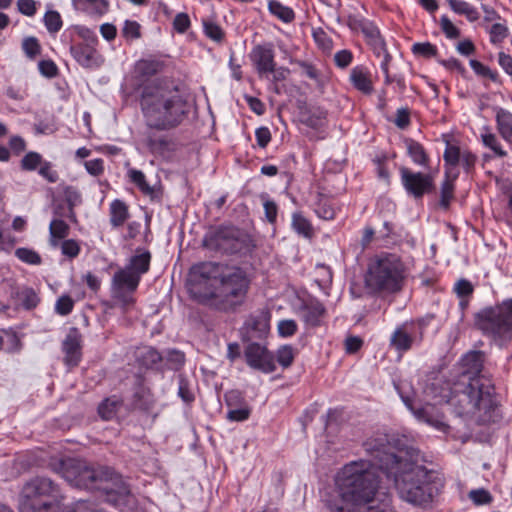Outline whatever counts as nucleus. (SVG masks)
Here are the masks:
<instances>
[{"instance_id":"obj_1","label":"nucleus","mask_w":512,"mask_h":512,"mask_svg":"<svg viewBox=\"0 0 512 512\" xmlns=\"http://www.w3.org/2000/svg\"><path fill=\"white\" fill-rule=\"evenodd\" d=\"M379 483L369 461H352L337 474L325 507L328 512H395L388 504L379 503Z\"/></svg>"},{"instance_id":"obj_2","label":"nucleus","mask_w":512,"mask_h":512,"mask_svg":"<svg viewBox=\"0 0 512 512\" xmlns=\"http://www.w3.org/2000/svg\"><path fill=\"white\" fill-rule=\"evenodd\" d=\"M368 461L377 475L379 469L393 476L399 497L410 504L425 507L432 503L438 492V473L419 464L412 456H397L378 451L375 459Z\"/></svg>"},{"instance_id":"obj_3","label":"nucleus","mask_w":512,"mask_h":512,"mask_svg":"<svg viewBox=\"0 0 512 512\" xmlns=\"http://www.w3.org/2000/svg\"><path fill=\"white\" fill-rule=\"evenodd\" d=\"M140 107L147 127L158 131L178 127L187 115L186 102L179 90L159 83L143 88Z\"/></svg>"},{"instance_id":"obj_4","label":"nucleus","mask_w":512,"mask_h":512,"mask_svg":"<svg viewBox=\"0 0 512 512\" xmlns=\"http://www.w3.org/2000/svg\"><path fill=\"white\" fill-rule=\"evenodd\" d=\"M493 394L494 388L488 380L471 377L461 389H454L448 402L458 416L484 423L494 408Z\"/></svg>"},{"instance_id":"obj_5","label":"nucleus","mask_w":512,"mask_h":512,"mask_svg":"<svg viewBox=\"0 0 512 512\" xmlns=\"http://www.w3.org/2000/svg\"><path fill=\"white\" fill-rule=\"evenodd\" d=\"M406 279V266L392 253H382L368 264L365 285L373 293L394 294L402 290Z\"/></svg>"},{"instance_id":"obj_6","label":"nucleus","mask_w":512,"mask_h":512,"mask_svg":"<svg viewBox=\"0 0 512 512\" xmlns=\"http://www.w3.org/2000/svg\"><path fill=\"white\" fill-rule=\"evenodd\" d=\"M64 496L50 478L37 476L27 481L20 493V512H61Z\"/></svg>"},{"instance_id":"obj_7","label":"nucleus","mask_w":512,"mask_h":512,"mask_svg":"<svg viewBox=\"0 0 512 512\" xmlns=\"http://www.w3.org/2000/svg\"><path fill=\"white\" fill-rule=\"evenodd\" d=\"M216 290H209L208 300H214L222 310H235L247 297L251 280L245 270L225 265Z\"/></svg>"},{"instance_id":"obj_8","label":"nucleus","mask_w":512,"mask_h":512,"mask_svg":"<svg viewBox=\"0 0 512 512\" xmlns=\"http://www.w3.org/2000/svg\"><path fill=\"white\" fill-rule=\"evenodd\" d=\"M475 326L484 335L502 344L512 337V299L481 310L475 315Z\"/></svg>"},{"instance_id":"obj_9","label":"nucleus","mask_w":512,"mask_h":512,"mask_svg":"<svg viewBox=\"0 0 512 512\" xmlns=\"http://www.w3.org/2000/svg\"><path fill=\"white\" fill-rule=\"evenodd\" d=\"M59 473L71 485L90 489L100 490L101 485L111 475V468L90 467L84 461L68 458L60 462Z\"/></svg>"},{"instance_id":"obj_10","label":"nucleus","mask_w":512,"mask_h":512,"mask_svg":"<svg viewBox=\"0 0 512 512\" xmlns=\"http://www.w3.org/2000/svg\"><path fill=\"white\" fill-rule=\"evenodd\" d=\"M203 245L228 254L245 253L252 247V239L245 231L234 226H220L206 233Z\"/></svg>"},{"instance_id":"obj_11","label":"nucleus","mask_w":512,"mask_h":512,"mask_svg":"<svg viewBox=\"0 0 512 512\" xmlns=\"http://www.w3.org/2000/svg\"><path fill=\"white\" fill-rule=\"evenodd\" d=\"M225 265L215 262H202L193 265L189 272L188 285L190 293L200 301H207L209 291H202V288L210 280H217L221 276Z\"/></svg>"},{"instance_id":"obj_12","label":"nucleus","mask_w":512,"mask_h":512,"mask_svg":"<svg viewBox=\"0 0 512 512\" xmlns=\"http://www.w3.org/2000/svg\"><path fill=\"white\" fill-rule=\"evenodd\" d=\"M401 183L408 195L415 199H421L425 194L435 191V179L438 174V168L429 172L412 171L402 166L399 169Z\"/></svg>"},{"instance_id":"obj_13","label":"nucleus","mask_w":512,"mask_h":512,"mask_svg":"<svg viewBox=\"0 0 512 512\" xmlns=\"http://www.w3.org/2000/svg\"><path fill=\"white\" fill-rule=\"evenodd\" d=\"M244 357L247 365L262 373L269 374L276 370L274 354L259 343H250L245 347Z\"/></svg>"},{"instance_id":"obj_14","label":"nucleus","mask_w":512,"mask_h":512,"mask_svg":"<svg viewBox=\"0 0 512 512\" xmlns=\"http://www.w3.org/2000/svg\"><path fill=\"white\" fill-rule=\"evenodd\" d=\"M100 490L105 492L107 501L116 506L125 504L131 496L129 486L112 469L110 477L102 483Z\"/></svg>"},{"instance_id":"obj_15","label":"nucleus","mask_w":512,"mask_h":512,"mask_svg":"<svg viewBox=\"0 0 512 512\" xmlns=\"http://www.w3.org/2000/svg\"><path fill=\"white\" fill-rule=\"evenodd\" d=\"M136 291L128 290L120 285L111 283L110 300L104 302L106 309L119 308L123 313L130 311L135 305Z\"/></svg>"},{"instance_id":"obj_16","label":"nucleus","mask_w":512,"mask_h":512,"mask_svg":"<svg viewBox=\"0 0 512 512\" xmlns=\"http://www.w3.org/2000/svg\"><path fill=\"white\" fill-rule=\"evenodd\" d=\"M250 59L260 75L274 71V50L271 44L256 45L251 53Z\"/></svg>"},{"instance_id":"obj_17","label":"nucleus","mask_w":512,"mask_h":512,"mask_svg":"<svg viewBox=\"0 0 512 512\" xmlns=\"http://www.w3.org/2000/svg\"><path fill=\"white\" fill-rule=\"evenodd\" d=\"M65 354L64 363L69 367H75L81 360V334L77 328H71L62 343Z\"/></svg>"},{"instance_id":"obj_18","label":"nucleus","mask_w":512,"mask_h":512,"mask_svg":"<svg viewBox=\"0 0 512 512\" xmlns=\"http://www.w3.org/2000/svg\"><path fill=\"white\" fill-rule=\"evenodd\" d=\"M298 314L308 327H318L326 316L325 306L318 300L304 302L298 308Z\"/></svg>"},{"instance_id":"obj_19","label":"nucleus","mask_w":512,"mask_h":512,"mask_svg":"<svg viewBox=\"0 0 512 512\" xmlns=\"http://www.w3.org/2000/svg\"><path fill=\"white\" fill-rule=\"evenodd\" d=\"M74 59L83 67L92 68L101 64V56L94 44L77 43L70 47Z\"/></svg>"},{"instance_id":"obj_20","label":"nucleus","mask_w":512,"mask_h":512,"mask_svg":"<svg viewBox=\"0 0 512 512\" xmlns=\"http://www.w3.org/2000/svg\"><path fill=\"white\" fill-rule=\"evenodd\" d=\"M404 143L407 154L411 158L412 162L422 168H429L430 157L424 146L410 138L405 139Z\"/></svg>"},{"instance_id":"obj_21","label":"nucleus","mask_w":512,"mask_h":512,"mask_svg":"<svg viewBox=\"0 0 512 512\" xmlns=\"http://www.w3.org/2000/svg\"><path fill=\"white\" fill-rule=\"evenodd\" d=\"M496 129L503 140L512 144V112L503 109H495Z\"/></svg>"},{"instance_id":"obj_22","label":"nucleus","mask_w":512,"mask_h":512,"mask_svg":"<svg viewBox=\"0 0 512 512\" xmlns=\"http://www.w3.org/2000/svg\"><path fill=\"white\" fill-rule=\"evenodd\" d=\"M146 146L153 155L167 158L174 150V144L165 136L149 135L146 138Z\"/></svg>"},{"instance_id":"obj_23","label":"nucleus","mask_w":512,"mask_h":512,"mask_svg":"<svg viewBox=\"0 0 512 512\" xmlns=\"http://www.w3.org/2000/svg\"><path fill=\"white\" fill-rule=\"evenodd\" d=\"M129 218V207L124 201L115 199L110 203L109 221L113 228L122 227Z\"/></svg>"},{"instance_id":"obj_24","label":"nucleus","mask_w":512,"mask_h":512,"mask_svg":"<svg viewBox=\"0 0 512 512\" xmlns=\"http://www.w3.org/2000/svg\"><path fill=\"white\" fill-rule=\"evenodd\" d=\"M484 360L485 355L482 351H470L466 353L461 359L463 373L479 377L483 369Z\"/></svg>"},{"instance_id":"obj_25","label":"nucleus","mask_w":512,"mask_h":512,"mask_svg":"<svg viewBox=\"0 0 512 512\" xmlns=\"http://www.w3.org/2000/svg\"><path fill=\"white\" fill-rule=\"evenodd\" d=\"M350 81L352 85L364 94L373 92V83L370 73L363 67L356 66L351 70Z\"/></svg>"},{"instance_id":"obj_26","label":"nucleus","mask_w":512,"mask_h":512,"mask_svg":"<svg viewBox=\"0 0 512 512\" xmlns=\"http://www.w3.org/2000/svg\"><path fill=\"white\" fill-rule=\"evenodd\" d=\"M226 403L229 407L227 412V419L230 421H244L250 416V409L248 407L238 408L239 394L237 392H230L226 394Z\"/></svg>"},{"instance_id":"obj_27","label":"nucleus","mask_w":512,"mask_h":512,"mask_svg":"<svg viewBox=\"0 0 512 512\" xmlns=\"http://www.w3.org/2000/svg\"><path fill=\"white\" fill-rule=\"evenodd\" d=\"M151 254L148 251H143L131 257L129 263L123 267L129 269V272L141 280V276L148 272L150 267Z\"/></svg>"},{"instance_id":"obj_28","label":"nucleus","mask_w":512,"mask_h":512,"mask_svg":"<svg viewBox=\"0 0 512 512\" xmlns=\"http://www.w3.org/2000/svg\"><path fill=\"white\" fill-rule=\"evenodd\" d=\"M481 141L483 145L493 152V155L498 158H505L508 152L503 148L501 141L496 134L491 132L488 126L483 128L481 133Z\"/></svg>"},{"instance_id":"obj_29","label":"nucleus","mask_w":512,"mask_h":512,"mask_svg":"<svg viewBox=\"0 0 512 512\" xmlns=\"http://www.w3.org/2000/svg\"><path fill=\"white\" fill-rule=\"evenodd\" d=\"M413 337L406 331L405 326L396 328L390 338V345L399 352L408 351L413 344Z\"/></svg>"},{"instance_id":"obj_30","label":"nucleus","mask_w":512,"mask_h":512,"mask_svg":"<svg viewBox=\"0 0 512 512\" xmlns=\"http://www.w3.org/2000/svg\"><path fill=\"white\" fill-rule=\"evenodd\" d=\"M69 225L61 219H53L49 225V242L53 247H57L61 240L69 235Z\"/></svg>"},{"instance_id":"obj_31","label":"nucleus","mask_w":512,"mask_h":512,"mask_svg":"<svg viewBox=\"0 0 512 512\" xmlns=\"http://www.w3.org/2000/svg\"><path fill=\"white\" fill-rule=\"evenodd\" d=\"M457 174L452 175L450 169L445 170V178L440 188V206L447 209L454 197V180Z\"/></svg>"},{"instance_id":"obj_32","label":"nucleus","mask_w":512,"mask_h":512,"mask_svg":"<svg viewBox=\"0 0 512 512\" xmlns=\"http://www.w3.org/2000/svg\"><path fill=\"white\" fill-rule=\"evenodd\" d=\"M111 283L125 287L128 290L136 291L140 280L137 278V275L134 276L130 273L129 269L120 268L114 273Z\"/></svg>"},{"instance_id":"obj_33","label":"nucleus","mask_w":512,"mask_h":512,"mask_svg":"<svg viewBox=\"0 0 512 512\" xmlns=\"http://www.w3.org/2000/svg\"><path fill=\"white\" fill-rule=\"evenodd\" d=\"M75 6L87 14L102 15L108 10L109 3L107 0H75Z\"/></svg>"},{"instance_id":"obj_34","label":"nucleus","mask_w":512,"mask_h":512,"mask_svg":"<svg viewBox=\"0 0 512 512\" xmlns=\"http://www.w3.org/2000/svg\"><path fill=\"white\" fill-rule=\"evenodd\" d=\"M122 404L123 401L117 396L106 398L100 403L98 413L104 420H110L117 414Z\"/></svg>"},{"instance_id":"obj_35","label":"nucleus","mask_w":512,"mask_h":512,"mask_svg":"<svg viewBox=\"0 0 512 512\" xmlns=\"http://www.w3.org/2000/svg\"><path fill=\"white\" fill-rule=\"evenodd\" d=\"M268 10L272 15L284 23H290L295 18L294 11L277 0H270L268 2Z\"/></svg>"},{"instance_id":"obj_36","label":"nucleus","mask_w":512,"mask_h":512,"mask_svg":"<svg viewBox=\"0 0 512 512\" xmlns=\"http://www.w3.org/2000/svg\"><path fill=\"white\" fill-rule=\"evenodd\" d=\"M450 8L457 14L465 15L466 18L474 22L478 20L479 13L478 11L471 6L469 3L462 0H449L448 1Z\"/></svg>"},{"instance_id":"obj_37","label":"nucleus","mask_w":512,"mask_h":512,"mask_svg":"<svg viewBox=\"0 0 512 512\" xmlns=\"http://www.w3.org/2000/svg\"><path fill=\"white\" fill-rule=\"evenodd\" d=\"M315 212L324 220H332L336 215V208L331 199L320 196L315 206Z\"/></svg>"},{"instance_id":"obj_38","label":"nucleus","mask_w":512,"mask_h":512,"mask_svg":"<svg viewBox=\"0 0 512 512\" xmlns=\"http://www.w3.org/2000/svg\"><path fill=\"white\" fill-rule=\"evenodd\" d=\"M162 68V63L157 60H140L135 66V72L140 77H151L160 72Z\"/></svg>"},{"instance_id":"obj_39","label":"nucleus","mask_w":512,"mask_h":512,"mask_svg":"<svg viewBox=\"0 0 512 512\" xmlns=\"http://www.w3.org/2000/svg\"><path fill=\"white\" fill-rule=\"evenodd\" d=\"M127 175L129 180L135 184L144 195L152 196L154 194V189L148 184L142 171L129 169Z\"/></svg>"},{"instance_id":"obj_40","label":"nucleus","mask_w":512,"mask_h":512,"mask_svg":"<svg viewBox=\"0 0 512 512\" xmlns=\"http://www.w3.org/2000/svg\"><path fill=\"white\" fill-rule=\"evenodd\" d=\"M461 154L462 151L460 147L447 142L446 149L443 154L446 170L450 169L452 172V169L460 163Z\"/></svg>"},{"instance_id":"obj_41","label":"nucleus","mask_w":512,"mask_h":512,"mask_svg":"<svg viewBox=\"0 0 512 512\" xmlns=\"http://www.w3.org/2000/svg\"><path fill=\"white\" fill-rule=\"evenodd\" d=\"M63 194L65 200L69 206L70 218L75 219V213L73 211L75 206H78L82 202V196L80 191L74 186H65L63 188Z\"/></svg>"},{"instance_id":"obj_42","label":"nucleus","mask_w":512,"mask_h":512,"mask_svg":"<svg viewBox=\"0 0 512 512\" xmlns=\"http://www.w3.org/2000/svg\"><path fill=\"white\" fill-rule=\"evenodd\" d=\"M292 226L294 230L304 237L310 238L313 235V229L310 222L300 213H294L292 216Z\"/></svg>"},{"instance_id":"obj_43","label":"nucleus","mask_w":512,"mask_h":512,"mask_svg":"<svg viewBox=\"0 0 512 512\" xmlns=\"http://www.w3.org/2000/svg\"><path fill=\"white\" fill-rule=\"evenodd\" d=\"M312 36L319 49L324 53H331L333 49V41L322 28L314 29Z\"/></svg>"},{"instance_id":"obj_44","label":"nucleus","mask_w":512,"mask_h":512,"mask_svg":"<svg viewBox=\"0 0 512 512\" xmlns=\"http://www.w3.org/2000/svg\"><path fill=\"white\" fill-rule=\"evenodd\" d=\"M138 360L143 366L152 367L161 362L162 357L161 354L153 347H145L142 351H140Z\"/></svg>"},{"instance_id":"obj_45","label":"nucleus","mask_w":512,"mask_h":512,"mask_svg":"<svg viewBox=\"0 0 512 512\" xmlns=\"http://www.w3.org/2000/svg\"><path fill=\"white\" fill-rule=\"evenodd\" d=\"M43 21L46 29L50 33H57L63 25L59 12L54 10L47 11L44 15Z\"/></svg>"},{"instance_id":"obj_46","label":"nucleus","mask_w":512,"mask_h":512,"mask_svg":"<svg viewBox=\"0 0 512 512\" xmlns=\"http://www.w3.org/2000/svg\"><path fill=\"white\" fill-rule=\"evenodd\" d=\"M42 156L37 152H28L21 160L20 166L24 171H34L40 167L43 162Z\"/></svg>"},{"instance_id":"obj_47","label":"nucleus","mask_w":512,"mask_h":512,"mask_svg":"<svg viewBox=\"0 0 512 512\" xmlns=\"http://www.w3.org/2000/svg\"><path fill=\"white\" fill-rule=\"evenodd\" d=\"M15 256L30 265H39L42 262L41 256L35 250L29 248H17Z\"/></svg>"},{"instance_id":"obj_48","label":"nucleus","mask_w":512,"mask_h":512,"mask_svg":"<svg viewBox=\"0 0 512 512\" xmlns=\"http://www.w3.org/2000/svg\"><path fill=\"white\" fill-rule=\"evenodd\" d=\"M432 410H433L432 407L426 406L424 408L416 410L414 412V414L421 421H424V422H426L436 428H439V429L443 428L444 422L438 418L433 417V415L431 413Z\"/></svg>"},{"instance_id":"obj_49","label":"nucleus","mask_w":512,"mask_h":512,"mask_svg":"<svg viewBox=\"0 0 512 512\" xmlns=\"http://www.w3.org/2000/svg\"><path fill=\"white\" fill-rule=\"evenodd\" d=\"M470 66L477 75L489 78L493 82H499L498 73L491 70L488 66H485L480 61L472 59L470 60Z\"/></svg>"},{"instance_id":"obj_50","label":"nucleus","mask_w":512,"mask_h":512,"mask_svg":"<svg viewBox=\"0 0 512 512\" xmlns=\"http://www.w3.org/2000/svg\"><path fill=\"white\" fill-rule=\"evenodd\" d=\"M18 296L22 306L28 310L35 308L40 301L37 293L32 288L23 289Z\"/></svg>"},{"instance_id":"obj_51","label":"nucleus","mask_w":512,"mask_h":512,"mask_svg":"<svg viewBox=\"0 0 512 512\" xmlns=\"http://www.w3.org/2000/svg\"><path fill=\"white\" fill-rule=\"evenodd\" d=\"M309 111H315L307 115L303 122L311 128H320L324 125L326 120V112L322 109H310Z\"/></svg>"},{"instance_id":"obj_52","label":"nucleus","mask_w":512,"mask_h":512,"mask_svg":"<svg viewBox=\"0 0 512 512\" xmlns=\"http://www.w3.org/2000/svg\"><path fill=\"white\" fill-rule=\"evenodd\" d=\"M277 362L283 367L288 368L294 361V350L289 345H284L277 350Z\"/></svg>"},{"instance_id":"obj_53","label":"nucleus","mask_w":512,"mask_h":512,"mask_svg":"<svg viewBox=\"0 0 512 512\" xmlns=\"http://www.w3.org/2000/svg\"><path fill=\"white\" fill-rule=\"evenodd\" d=\"M74 300L69 295L60 296L55 303V312L61 316H67L74 308Z\"/></svg>"},{"instance_id":"obj_54","label":"nucleus","mask_w":512,"mask_h":512,"mask_svg":"<svg viewBox=\"0 0 512 512\" xmlns=\"http://www.w3.org/2000/svg\"><path fill=\"white\" fill-rule=\"evenodd\" d=\"M204 33L211 40L220 42L224 38V32L219 25L210 20L203 21Z\"/></svg>"},{"instance_id":"obj_55","label":"nucleus","mask_w":512,"mask_h":512,"mask_svg":"<svg viewBox=\"0 0 512 512\" xmlns=\"http://www.w3.org/2000/svg\"><path fill=\"white\" fill-rule=\"evenodd\" d=\"M468 496L475 505L490 504L493 500L491 493L484 488L471 490Z\"/></svg>"},{"instance_id":"obj_56","label":"nucleus","mask_w":512,"mask_h":512,"mask_svg":"<svg viewBox=\"0 0 512 512\" xmlns=\"http://www.w3.org/2000/svg\"><path fill=\"white\" fill-rule=\"evenodd\" d=\"M8 337L7 352L10 354L19 353L23 348L21 337L12 329L3 330Z\"/></svg>"},{"instance_id":"obj_57","label":"nucleus","mask_w":512,"mask_h":512,"mask_svg":"<svg viewBox=\"0 0 512 512\" xmlns=\"http://www.w3.org/2000/svg\"><path fill=\"white\" fill-rule=\"evenodd\" d=\"M22 48L27 57L34 59L41 52V46L35 37H27L23 40Z\"/></svg>"},{"instance_id":"obj_58","label":"nucleus","mask_w":512,"mask_h":512,"mask_svg":"<svg viewBox=\"0 0 512 512\" xmlns=\"http://www.w3.org/2000/svg\"><path fill=\"white\" fill-rule=\"evenodd\" d=\"M489 34L491 42L498 44L508 36V28L503 23H495L491 26Z\"/></svg>"},{"instance_id":"obj_59","label":"nucleus","mask_w":512,"mask_h":512,"mask_svg":"<svg viewBox=\"0 0 512 512\" xmlns=\"http://www.w3.org/2000/svg\"><path fill=\"white\" fill-rule=\"evenodd\" d=\"M38 173L49 183H56L59 179L58 172L53 168V165L49 161H43L38 169Z\"/></svg>"},{"instance_id":"obj_60","label":"nucleus","mask_w":512,"mask_h":512,"mask_svg":"<svg viewBox=\"0 0 512 512\" xmlns=\"http://www.w3.org/2000/svg\"><path fill=\"white\" fill-rule=\"evenodd\" d=\"M61 252L69 258H75L80 253V245L74 239H65L60 244Z\"/></svg>"},{"instance_id":"obj_61","label":"nucleus","mask_w":512,"mask_h":512,"mask_svg":"<svg viewBox=\"0 0 512 512\" xmlns=\"http://www.w3.org/2000/svg\"><path fill=\"white\" fill-rule=\"evenodd\" d=\"M412 51L414 54L425 58H431L437 54V48L429 42L415 43L412 46Z\"/></svg>"},{"instance_id":"obj_62","label":"nucleus","mask_w":512,"mask_h":512,"mask_svg":"<svg viewBox=\"0 0 512 512\" xmlns=\"http://www.w3.org/2000/svg\"><path fill=\"white\" fill-rule=\"evenodd\" d=\"M474 287L467 279H460L454 285V292L461 299L468 298L473 294Z\"/></svg>"},{"instance_id":"obj_63","label":"nucleus","mask_w":512,"mask_h":512,"mask_svg":"<svg viewBox=\"0 0 512 512\" xmlns=\"http://www.w3.org/2000/svg\"><path fill=\"white\" fill-rule=\"evenodd\" d=\"M122 35L126 39H138L141 36L140 25L136 21L126 20L122 29Z\"/></svg>"},{"instance_id":"obj_64","label":"nucleus","mask_w":512,"mask_h":512,"mask_svg":"<svg viewBox=\"0 0 512 512\" xmlns=\"http://www.w3.org/2000/svg\"><path fill=\"white\" fill-rule=\"evenodd\" d=\"M298 326L292 319L281 320L278 323V332L282 337H291L297 332Z\"/></svg>"}]
</instances>
